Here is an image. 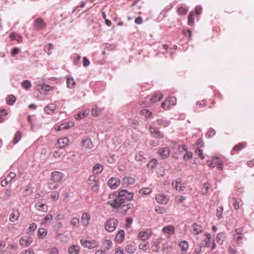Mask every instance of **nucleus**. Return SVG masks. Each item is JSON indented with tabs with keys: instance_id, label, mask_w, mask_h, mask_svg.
<instances>
[{
	"instance_id": "1",
	"label": "nucleus",
	"mask_w": 254,
	"mask_h": 254,
	"mask_svg": "<svg viewBox=\"0 0 254 254\" xmlns=\"http://www.w3.org/2000/svg\"><path fill=\"white\" fill-rule=\"evenodd\" d=\"M126 194H127V197H126L127 201L132 199L133 193L129 192L126 190L119 191L118 195L114 193H111L109 195L110 200L107 202V204L110 205L113 208L114 212L125 214L132 207L133 205L131 203H127L125 201V198H123V196Z\"/></svg>"
},
{
	"instance_id": "2",
	"label": "nucleus",
	"mask_w": 254,
	"mask_h": 254,
	"mask_svg": "<svg viewBox=\"0 0 254 254\" xmlns=\"http://www.w3.org/2000/svg\"><path fill=\"white\" fill-rule=\"evenodd\" d=\"M105 229L109 232H112L115 230L118 225V221L114 218L108 219L105 223Z\"/></svg>"
},
{
	"instance_id": "3",
	"label": "nucleus",
	"mask_w": 254,
	"mask_h": 254,
	"mask_svg": "<svg viewBox=\"0 0 254 254\" xmlns=\"http://www.w3.org/2000/svg\"><path fill=\"white\" fill-rule=\"evenodd\" d=\"M88 184L91 187L92 191L97 192L99 189L98 180L94 176H91L88 179Z\"/></svg>"
},
{
	"instance_id": "4",
	"label": "nucleus",
	"mask_w": 254,
	"mask_h": 254,
	"mask_svg": "<svg viewBox=\"0 0 254 254\" xmlns=\"http://www.w3.org/2000/svg\"><path fill=\"white\" fill-rule=\"evenodd\" d=\"M81 149L87 150L92 148L93 146V143L89 137L83 138L81 141Z\"/></svg>"
},
{
	"instance_id": "5",
	"label": "nucleus",
	"mask_w": 254,
	"mask_h": 254,
	"mask_svg": "<svg viewBox=\"0 0 254 254\" xmlns=\"http://www.w3.org/2000/svg\"><path fill=\"white\" fill-rule=\"evenodd\" d=\"M80 243L83 247L89 249H94L98 246V243L94 240H83L81 239Z\"/></svg>"
},
{
	"instance_id": "6",
	"label": "nucleus",
	"mask_w": 254,
	"mask_h": 254,
	"mask_svg": "<svg viewBox=\"0 0 254 254\" xmlns=\"http://www.w3.org/2000/svg\"><path fill=\"white\" fill-rule=\"evenodd\" d=\"M170 197L168 195H164L162 193H159L156 195L155 199L158 203L161 204H166L168 203Z\"/></svg>"
},
{
	"instance_id": "7",
	"label": "nucleus",
	"mask_w": 254,
	"mask_h": 254,
	"mask_svg": "<svg viewBox=\"0 0 254 254\" xmlns=\"http://www.w3.org/2000/svg\"><path fill=\"white\" fill-rule=\"evenodd\" d=\"M149 129L150 130L151 134L153 137L161 139L164 137V134L162 132L159 131L157 128L152 127L151 126L149 127Z\"/></svg>"
},
{
	"instance_id": "8",
	"label": "nucleus",
	"mask_w": 254,
	"mask_h": 254,
	"mask_svg": "<svg viewBox=\"0 0 254 254\" xmlns=\"http://www.w3.org/2000/svg\"><path fill=\"white\" fill-rule=\"evenodd\" d=\"M64 175L62 173L58 171H55L51 173V180L54 182H58L61 181L64 177Z\"/></svg>"
},
{
	"instance_id": "9",
	"label": "nucleus",
	"mask_w": 254,
	"mask_h": 254,
	"mask_svg": "<svg viewBox=\"0 0 254 254\" xmlns=\"http://www.w3.org/2000/svg\"><path fill=\"white\" fill-rule=\"evenodd\" d=\"M16 177V174L13 172H10L6 178L1 181V186L2 187L6 186Z\"/></svg>"
},
{
	"instance_id": "10",
	"label": "nucleus",
	"mask_w": 254,
	"mask_h": 254,
	"mask_svg": "<svg viewBox=\"0 0 254 254\" xmlns=\"http://www.w3.org/2000/svg\"><path fill=\"white\" fill-rule=\"evenodd\" d=\"M170 149L169 147H162L158 149V153L161 156L162 159L167 158L169 156Z\"/></svg>"
},
{
	"instance_id": "11",
	"label": "nucleus",
	"mask_w": 254,
	"mask_h": 254,
	"mask_svg": "<svg viewBox=\"0 0 254 254\" xmlns=\"http://www.w3.org/2000/svg\"><path fill=\"white\" fill-rule=\"evenodd\" d=\"M172 186L174 188L178 191H183L185 187L183 186L180 178H177L174 180L172 182Z\"/></svg>"
},
{
	"instance_id": "12",
	"label": "nucleus",
	"mask_w": 254,
	"mask_h": 254,
	"mask_svg": "<svg viewBox=\"0 0 254 254\" xmlns=\"http://www.w3.org/2000/svg\"><path fill=\"white\" fill-rule=\"evenodd\" d=\"M120 184V180L118 178H111L108 182V186L112 189H116Z\"/></svg>"
},
{
	"instance_id": "13",
	"label": "nucleus",
	"mask_w": 254,
	"mask_h": 254,
	"mask_svg": "<svg viewBox=\"0 0 254 254\" xmlns=\"http://www.w3.org/2000/svg\"><path fill=\"white\" fill-rule=\"evenodd\" d=\"M152 232L151 230L142 231L139 232L138 237L140 240H146L151 235Z\"/></svg>"
},
{
	"instance_id": "14",
	"label": "nucleus",
	"mask_w": 254,
	"mask_h": 254,
	"mask_svg": "<svg viewBox=\"0 0 254 254\" xmlns=\"http://www.w3.org/2000/svg\"><path fill=\"white\" fill-rule=\"evenodd\" d=\"M46 24L44 20L41 18H39L35 20L34 23V27L38 30L45 28Z\"/></svg>"
},
{
	"instance_id": "15",
	"label": "nucleus",
	"mask_w": 254,
	"mask_h": 254,
	"mask_svg": "<svg viewBox=\"0 0 254 254\" xmlns=\"http://www.w3.org/2000/svg\"><path fill=\"white\" fill-rule=\"evenodd\" d=\"M203 228L201 225L193 223L191 226V231L194 235H198L203 232Z\"/></svg>"
},
{
	"instance_id": "16",
	"label": "nucleus",
	"mask_w": 254,
	"mask_h": 254,
	"mask_svg": "<svg viewBox=\"0 0 254 254\" xmlns=\"http://www.w3.org/2000/svg\"><path fill=\"white\" fill-rule=\"evenodd\" d=\"M81 219L82 225L86 227L88 226L89 223L90 215L88 213L84 212L82 214Z\"/></svg>"
},
{
	"instance_id": "17",
	"label": "nucleus",
	"mask_w": 254,
	"mask_h": 254,
	"mask_svg": "<svg viewBox=\"0 0 254 254\" xmlns=\"http://www.w3.org/2000/svg\"><path fill=\"white\" fill-rule=\"evenodd\" d=\"M33 241L31 238L27 236L22 237L19 240V243L24 246L30 245Z\"/></svg>"
},
{
	"instance_id": "18",
	"label": "nucleus",
	"mask_w": 254,
	"mask_h": 254,
	"mask_svg": "<svg viewBox=\"0 0 254 254\" xmlns=\"http://www.w3.org/2000/svg\"><path fill=\"white\" fill-rule=\"evenodd\" d=\"M35 207L36 209L42 212H47L48 210V206L45 203H42L40 202H37L35 204Z\"/></svg>"
},
{
	"instance_id": "19",
	"label": "nucleus",
	"mask_w": 254,
	"mask_h": 254,
	"mask_svg": "<svg viewBox=\"0 0 254 254\" xmlns=\"http://www.w3.org/2000/svg\"><path fill=\"white\" fill-rule=\"evenodd\" d=\"M9 36L11 40H15L18 43H21L23 41L22 36L16 32L10 33Z\"/></svg>"
},
{
	"instance_id": "20",
	"label": "nucleus",
	"mask_w": 254,
	"mask_h": 254,
	"mask_svg": "<svg viewBox=\"0 0 254 254\" xmlns=\"http://www.w3.org/2000/svg\"><path fill=\"white\" fill-rule=\"evenodd\" d=\"M56 239L65 244L67 243L69 240V238L66 235L62 233L57 234L56 236Z\"/></svg>"
},
{
	"instance_id": "21",
	"label": "nucleus",
	"mask_w": 254,
	"mask_h": 254,
	"mask_svg": "<svg viewBox=\"0 0 254 254\" xmlns=\"http://www.w3.org/2000/svg\"><path fill=\"white\" fill-rule=\"evenodd\" d=\"M69 142V139L67 137H64L62 138H60L58 140L57 143L59 145V147L60 148H64L66 145H67Z\"/></svg>"
},
{
	"instance_id": "22",
	"label": "nucleus",
	"mask_w": 254,
	"mask_h": 254,
	"mask_svg": "<svg viewBox=\"0 0 254 254\" xmlns=\"http://www.w3.org/2000/svg\"><path fill=\"white\" fill-rule=\"evenodd\" d=\"M163 98V95L160 92H157L152 96L150 99V101L152 103H156L160 101Z\"/></svg>"
},
{
	"instance_id": "23",
	"label": "nucleus",
	"mask_w": 254,
	"mask_h": 254,
	"mask_svg": "<svg viewBox=\"0 0 254 254\" xmlns=\"http://www.w3.org/2000/svg\"><path fill=\"white\" fill-rule=\"evenodd\" d=\"M19 217V213L18 211L16 209H14L12 210L11 213L10 214L9 217V220L11 222H14L15 221L17 220Z\"/></svg>"
},
{
	"instance_id": "24",
	"label": "nucleus",
	"mask_w": 254,
	"mask_h": 254,
	"mask_svg": "<svg viewBox=\"0 0 254 254\" xmlns=\"http://www.w3.org/2000/svg\"><path fill=\"white\" fill-rule=\"evenodd\" d=\"M79 252V247L77 245H72L68 249L69 254H78Z\"/></svg>"
},
{
	"instance_id": "25",
	"label": "nucleus",
	"mask_w": 254,
	"mask_h": 254,
	"mask_svg": "<svg viewBox=\"0 0 254 254\" xmlns=\"http://www.w3.org/2000/svg\"><path fill=\"white\" fill-rule=\"evenodd\" d=\"M125 233L123 230H120L115 237V240L118 243H121L125 238Z\"/></svg>"
},
{
	"instance_id": "26",
	"label": "nucleus",
	"mask_w": 254,
	"mask_h": 254,
	"mask_svg": "<svg viewBox=\"0 0 254 254\" xmlns=\"http://www.w3.org/2000/svg\"><path fill=\"white\" fill-rule=\"evenodd\" d=\"M162 232L164 233L168 234L169 235H172L174 233V228L172 225H169L166 227H164L162 229Z\"/></svg>"
},
{
	"instance_id": "27",
	"label": "nucleus",
	"mask_w": 254,
	"mask_h": 254,
	"mask_svg": "<svg viewBox=\"0 0 254 254\" xmlns=\"http://www.w3.org/2000/svg\"><path fill=\"white\" fill-rule=\"evenodd\" d=\"M47 235V231L46 229L40 228L38 229L37 236L40 239H44Z\"/></svg>"
},
{
	"instance_id": "28",
	"label": "nucleus",
	"mask_w": 254,
	"mask_h": 254,
	"mask_svg": "<svg viewBox=\"0 0 254 254\" xmlns=\"http://www.w3.org/2000/svg\"><path fill=\"white\" fill-rule=\"evenodd\" d=\"M11 191L10 189H7L4 190V193L3 195L0 196V199H1L2 200L5 201L9 199V197L11 196Z\"/></svg>"
},
{
	"instance_id": "29",
	"label": "nucleus",
	"mask_w": 254,
	"mask_h": 254,
	"mask_svg": "<svg viewBox=\"0 0 254 254\" xmlns=\"http://www.w3.org/2000/svg\"><path fill=\"white\" fill-rule=\"evenodd\" d=\"M212 162L215 164V165H218V169H219L220 170H222L223 169L222 168V165H223V161L219 157H215L212 160Z\"/></svg>"
},
{
	"instance_id": "30",
	"label": "nucleus",
	"mask_w": 254,
	"mask_h": 254,
	"mask_svg": "<svg viewBox=\"0 0 254 254\" xmlns=\"http://www.w3.org/2000/svg\"><path fill=\"white\" fill-rule=\"evenodd\" d=\"M225 237V234L223 232H220L217 234V236L216 237V241L220 245L223 244V239Z\"/></svg>"
},
{
	"instance_id": "31",
	"label": "nucleus",
	"mask_w": 254,
	"mask_h": 254,
	"mask_svg": "<svg viewBox=\"0 0 254 254\" xmlns=\"http://www.w3.org/2000/svg\"><path fill=\"white\" fill-rule=\"evenodd\" d=\"M103 170L102 166L98 164H96L93 167V172L96 174H100Z\"/></svg>"
},
{
	"instance_id": "32",
	"label": "nucleus",
	"mask_w": 254,
	"mask_h": 254,
	"mask_svg": "<svg viewBox=\"0 0 254 254\" xmlns=\"http://www.w3.org/2000/svg\"><path fill=\"white\" fill-rule=\"evenodd\" d=\"M179 247L182 251L186 252L189 248V244L188 242L185 240L182 241L179 243Z\"/></svg>"
},
{
	"instance_id": "33",
	"label": "nucleus",
	"mask_w": 254,
	"mask_h": 254,
	"mask_svg": "<svg viewBox=\"0 0 254 254\" xmlns=\"http://www.w3.org/2000/svg\"><path fill=\"white\" fill-rule=\"evenodd\" d=\"M55 109V106L54 104H49L46 106L44 108V111L47 113L50 114L54 112Z\"/></svg>"
},
{
	"instance_id": "34",
	"label": "nucleus",
	"mask_w": 254,
	"mask_h": 254,
	"mask_svg": "<svg viewBox=\"0 0 254 254\" xmlns=\"http://www.w3.org/2000/svg\"><path fill=\"white\" fill-rule=\"evenodd\" d=\"M246 144H247L246 143L241 142V143H239L238 144L236 145L234 147V148L232 151V153L233 154L234 151H238L241 150L242 148H243L244 147H245L246 146Z\"/></svg>"
},
{
	"instance_id": "35",
	"label": "nucleus",
	"mask_w": 254,
	"mask_h": 254,
	"mask_svg": "<svg viewBox=\"0 0 254 254\" xmlns=\"http://www.w3.org/2000/svg\"><path fill=\"white\" fill-rule=\"evenodd\" d=\"M125 250L126 252L130 254L134 253L135 250V247L134 245L132 244H129L126 247Z\"/></svg>"
},
{
	"instance_id": "36",
	"label": "nucleus",
	"mask_w": 254,
	"mask_h": 254,
	"mask_svg": "<svg viewBox=\"0 0 254 254\" xmlns=\"http://www.w3.org/2000/svg\"><path fill=\"white\" fill-rule=\"evenodd\" d=\"M16 101V97L13 95L7 96L6 99V103L9 105H12Z\"/></svg>"
},
{
	"instance_id": "37",
	"label": "nucleus",
	"mask_w": 254,
	"mask_h": 254,
	"mask_svg": "<svg viewBox=\"0 0 254 254\" xmlns=\"http://www.w3.org/2000/svg\"><path fill=\"white\" fill-rule=\"evenodd\" d=\"M123 182L127 185H132L135 182V179L130 177H125L123 180Z\"/></svg>"
},
{
	"instance_id": "38",
	"label": "nucleus",
	"mask_w": 254,
	"mask_h": 254,
	"mask_svg": "<svg viewBox=\"0 0 254 254\" xmlns=\"http://www.w3.org/2000/svg\"><path fill=\"white\" fill-rule=\"evenodd\" d=\"M140 114L141 115L144 116L147 118H150L152 115V112L146 109L141 110Z\"/></svg>"
},
{
	"instance_id": "39",
	"label": "nucleus",
	"mask_w": 254,
	"mask_h": 254,
	"mask_svg": "<svg viewBox=\"0 0 254 254\" xmlns=\"http://www.w3.org/2000/svg\"><path fill=\"white\" fill-rule=\"evenodd\" d=\"M66 84L68 88H72L75 85V82L72 77H68L66 78Z\"/></svg>"
},
{
	"instance_id": "40",
	"label": "nucleus",
	"mask_w": 254,
	"mask_h": 254,
	"mask_svg": "<svg viewBox=\"0 0 254 254\" xmlns=\"http://www.w3.org/2000/svg\"><path fill=\"white\" fill-rule=\"evenodd\" d=\"M194 22V14L192 11L190 12L188 18V23L189 25H192Z\"/></svg>"
},
{
	"instance_id": "41",
	"label": "nucleus",
	"mask_w": 254,
	"mask_h": 254,
	"mask_svg": "<svg viewBox=\"0 0 254 254\" xmlns=\"http://www.w3.org/2000/svg\"><path fill=\"white\" fill-rule=\"evenodd\" d=\"M210 184L208 183H205L203 184L201 189V192L203 195L207 194L208 190L210 189Z\"/></svg>"
},
{
	"instance_id": "42",
	"label": "nucleus",
	"mask_w": 254,
	"mask_h": 254,
	"mask_svg": "<svg viewBox=\"0 0 254 254\" xmlns=\"http://www.w3.org/2000/svg\"><path fill=\"white\" fill-rule=\"evenodd\" d=\"M157 122L158 125L162 126L163 127H167L170 124V122L169 121L164 120L163 119H158Z\"/></svg>"
},
{
	"instance_id": "43",
	"label": "nucleus",
	"mask_w": 254,
	"mask_h": 254,
	"mask_svg": "<svg viewBox=\"0 0 254 254\" xmlns=\"http://www.w3.org/2000/svg\"><path fill=\"white\" fill-rule=\"evenodd\" d=\"M88 115V113H87L86 111H84L83 112H80L75 116V118L76 120H79L81 119L85 118Z\"/></svg>"
},
{
	"instance_id": "44",
	"label": "nucleus",
	"mask_w": 254,
	"mask_h": 254,
	"mask_svg": "<svg viewBox=\"0 0 254 254\" xmlns=\"http://www.w3.org/2000/svg\"><path fill=\"white\" fill-rule=\"evenodd\" d=\"M205 236L206 238L204 240L205 242V247H210V240H211V235L209 233H206Z\"/></svg>"
},
{
	"instance_id": "45",
	"label": "nucleus",
	"mask_w": 254,
	"mask_h": 254,
	"mask_svg": "<svg viewBox=\"0 0 254 254\" xmlns=\"http://www.w3.org/2000/svg\"><path fill=\"white\" fill-rule=\"evenodd\" d=\"M69 126L68 124H67V123H64V124H62L61 125L56 127L55 129L57 131H60V130H62L63 129H68L69 128Z\"/></svg>"
},
{
	"instance_id": "46",
	"label": "nucleus",
	"mask_w": 254,
	"mask_h": 254,
	"mask_svg": "<svg viewBox=\"0 0 254 254\" xmlns=\"http://www.w3.org/2000/svg\"><path fill=\"white\" fill-rule=\"evenodd\" d=\"M22 86L26 90H28L31 86V82L28 80L23 81L22 83Z\"/></svg>"
},
{
	"instance_id": "47",
	"label": "nucleus",
	"mask_w": 254,
	"mask_h": 254,
	"mask_svg": "<svg viewBox=\"0 0 254 254\" xmlns=\"http://www.w3.org/2000/svg\"><path fill=\"white\" fill-rule=\"evenodd\" d=\"M151 192V189L148 188H142L139 190V193L141 195L148 194H149Z\"/></svg>"
},
{
	"instance_id": "48",
	"label": "nucleus",
	"mask_w": 254,
	"mask_h": 254,
	"mask_svg": "<svg viewBox=\"0 0 254 254\" xmlns=\"http://www.w3.org/2000/svg\"><path fill=\"white\" fill-rule=\"evenodd\" d=\"M79 223V219L76 217H73L71 219L70 224L73 227H76L78 226Z\"/></svg>"
},
{
	"instance_id": "49",
	"label": "nucleus",
	"mask_w": 254,
	"mask_h": 254,
	"mask_svg": "<svg viewBox=\"0 0 254 254\" xmlns=\"http://www.w3.org/2000/svg\"><path fill=\"white\" fill-rule=\"evenodd\" d=\"M101 110L97 106L92 109V115L95 117L99 116L101 114Z\"/></svg>"
},
{
	"instance_id": "50",
	"label": "nucleus",
	"mask_w": 254,
	"mask_h": 254,
	"mask_svg": "<svg viewBox=\"0 0 254 254\" xmlns=\"http://www.w3.org/2000/svg\"><path fill=\"white\" fill-rule=\"evenodd\" d=\"M223 211V208L222 206H219L217 209L216 216L218 219H220L223 217L222 213Z\"/></svg>"
},
{
	"instance_id": "51",
	"label": "nucleus",
	"mask_w": 254,
	"mask_h": 254,
	"mask_svg": "<svg viewBox=\"0 0 254 254\" xmlns=\"http://www.w3.org/2000/svg\"><path fill=\"white\" fill-rule=\"evenodd\" d=\"M21 137V132L19 131H17L15 134V136L13 141L14 144H16L20 139Z\"/></svg>"
},
{
	"instance_id": "52",
	"label": "nucleus",
	"mask_w": 254,
	"mask_h": 254,
	"mask_svg": "<svg viewBox=\"0 0 254 254\" xmlns=\"http://www.w3.org/2000/svg\"><path fill=\"white\" fill-rule=\"evenodd\" d=\"M231 201L234 208L236 210H238L239 208V202L234 197L232 198Z\"/></svg>"
},
{
	"instance_id": "53",
	"label": "nucleus",
	"mask_w": 254,
	"mask_h": 254,
	"mask_svg": "<svg viewBox=\"0 0 254 254\" xmlns=\"http://www.w3.org/2000/svg\"><path fill=\"white\" fill-rule=\"evenodd\" d=\"M168 103L171 106H174L176 103V99L174 97H169L166 99Z\"/></svg>"
},
{
	"instance_id": "54",
	"label": "nucleus",
	"mask_w": 254,
	"mask_h": 254,
	"mask_svg": "<svg viewBox=\"0 0 254 254\" xmlns=\"http://www.w3.org/2000/svg\"><path fill=\"white\" fill-rule=\"evenodd\" d=\"M53 218V216L50 214H47L45 218L42 220V224H45L47 222H50Z\"/></svg>"
},
{
	"instance_id": "55",
	"label": "nucleus",
	"mask_w": 254,
	"mask_h": 254,
	"mask_svg": "<svg viewBox=\"0 0 254 254\" xmlns=\"http://www.w3.org/2000/svg\"><path fill=\"white\" fill-rule=\"evenodd\" d=\"M188 12V9L185 7H180L178 9V13L181 15H185Z\"/></svg>"
},
{
	"instance_id": "56",
	"label": "nucleus",
	"mask_w": 254,
	"mask_h": 254,
	"mask_svg": "<svg viewBox=\"0 0 254 254\" xmlns=\"http://www.w3.org/2000/svg\"><path fill=\"white\" fill-rule=\"evenodd\" d=\"M112 242L110 240H106L104 242V245L105 246V249L106 250H109L112 246Z\"/></svg>"
},
{
	"instance_id": "57",
	"label": "nucleus",
	"mask_w": 254,
	"mask_h": 254,
	"mask_svg": "<svg viewBox=\"0 0 254 254\" xmlns=\"http://www.w3.org/2000/svg\"><path fill=\"white\" fill-rule=\"evenodd\" d=\"M144 159V157L141 152H139L136 154L135 159L137 161H141Z\"/></svg>"
},
{
	"instance_id": "58",
	"label": "nucleus",
	"mask_w": 254,
	"mask_h": 254,
	"mask_svg": "<svg viewBox=\"0 0 254 254\" xmlns=\"http://www.w3.org/2000/svg\"><path fill=\"white\" fill-rule=\"evenodd\" d=\"M33 192V189L31 187H27V188L24 190L23 193L24 195H29L31 194Z\"/></svg>"
},
{
	"instance_id": "59",
	"label": "nucleus",
	"mask_w": 254,
	"mask_h": 254,
	"mask_svg": "<svg viewBox=\"0 0 254 254\" xmlns=\"http://www.w3.org/2000/svg\"><path fill=\"white\" fill-rule=\"evenodd\" d=\"M202 247L200 245H197L195 247L193 254H200Z\"/></svg>"
},
{
	"instance_id": "60",
	"label": "nucleus",
	"mask_w": 254,
	"mask_h": 254,
	"mask_svg": "<svg viewBox=\"0 0 254 254\" xmlns=\"http://www.w3.org/2000/svg\"><path fill=\"white\" fill-rule=\"evenodd\" d=\"M161 107L164 109V110H168L171 107V106L169 105V104L168 103V101H167V100L166 99L164 102H163L162 104H161Z\"/></svg>"
},
{
	"instance_id": "61",
	"label": "nucleus",
	"mask_w": 254,
	"mask_h": 254,
	"mask_svg": "<svg viewBox=\"0 0 254 254\" xmlns=\"http://www.w3.org/2000/svg\"><path fill=\"white\" fill-rule=\"evenodd\" d=\"M195 154L197 155L200 158L203 159L204 156L203 154L202 150L200 148H196L195 150Z\"/></svg>"
},
{
	"instance_id": "62",
	"label": "nucleus",
	"mask_w": 254,
	"mask_h": 254,
	"mask_svg": "<svg viewBox=\"0 0 254 254\" xmlns=\"http://www.w3.org/2000/svg\"><path fill=\"white\" fill-rule=\"evenodd\" d=\"M192 157V153L191 151H186V154L184 156V159L187 161Z\"/></svg>"
},
{
	"instance_id": "63",
	"label": "nucleus",
	"mask_w": 254,
	"mask_h": 254,
	"mask_svg": "<svg viewBox=\"0 0 254 254\" xmlns=\"http://www.w3.org/2000/svg\"><path fill=\"white\" fill-rule=\"evenodd\" d=\"M148 243H141L140 244H139L138 247L141 250L146 251L148 249Z\"/></svg>"
},
{
	"instance_id": "64",
	"label": "nucleus",
	"mask_w": 254,
	"mask_h": 254,
	"mask_svg": "<svg viewBox=\"0 0 254 254\" xmlns=\"http://www.w3.org/2000/svg\"><path fill=\"white\" fill-rule=\"evenodd\" d=\"M185 199V197L182 195H177L175 197V200L178 203H182Z\"/></svg>"
}]
</instances>
